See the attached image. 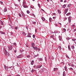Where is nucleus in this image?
<instances>
[{
  "label": "nucleus",
  "instance_id": "nucleus-1",
  "mask_svg": "<svg viewBox=\"0 0 76 76\" xmlns=\"http://www.w3.org/2000/svg\"><path fill=\"white\" fill-rule=\"evenodd\" d=\"M8 48H9L8 50L9 51H10V50H12V45H9Z\"/></svg>",
  "mask_w": 76,
  "mask_h": 76
},
{
  "label": "nucleus",
  "instance_id": "nucleus-2",
  "mask_svg": "<svg viewBox=\"0 0 76 76\" xmlns=\"http://www.w3.org/2000/svg\"><path fill=\"white\" fill-rule=\"evenodd\" d=\"M4 53L5 54V55H7V53H8L5 49H4Z\"/></svg>",
  "mask_w": 76,
  "mask_h": 76
},
{
  "label": "nucleus",
  "instance_id": "nucleus-3",
  "mask_svg": "<svg viewBox=\"0 0 76 76\" xmlns=\"http://www.w3.org/2000/svg\"><path fill=\"white\" fill-rule=\"evenodd\" d=\"M23 57V56L22 55H20L17 56V58H22Z\"/></svg>",
  "mask_w": 76,
  "mask_h": 76
},
{
  "label": "nucleus",
  "instance_id": "nucleus-4",
  "mask_svg": "<svg viewBox=\"0 0 76 76\" xmlns=\"http://www.w3.org/2000/svg\"><path fill=\"white\" fill-rule=\"evenodd\" d=\"M68 20H69V23H70V22H71V17H69Z\"/></svg>",
  "mask_w": 76,
  "mask_h": 76
},
{
  "label": "nucleus",
  "instance_id": "nucleus-5",
  "mask_svg": "<svg viewBox=\"0 0 76 76\" xmlns=\"http://www.w3.org/2000/svg\"><path fill=\"white\" fill-rule=\"evenodd\" d=\"M68 12V9H66L65 10V12H64V14H66L67 12Z\"/></svg>",
  "mask_w": 76,
  "mask_h": 76
},
{
  "label": "nucleus",
  "instance_id": "nucleus-6",
  "mask_svg": "<svg viewBox=\"0 0 76 76\" xmlns=\"http://www.w3.org/2000/svg\"><path fill=\"white\" fill-rule=\"evenodd\" d=\"M31 33L28 34L27 37H31Z\"/></svg>",
  "mask_w": 76,
  "mask_h": 76
},
{
  "label": "nucleus",
  "instance_id": "nucleus-7",
  "mask_svg": "<svg viewBox=\"0 0 76 76\" xmlns=\"http://www.w3.org/2000/svg\"><path fill=\"white\" fill-rule=\"evenodd\" d=\"M9 68H11V67L7 66L5 68V69L6 70H8V69H9Z\"/></svg>",
  "mask_w": 76,
  "mask_h": 76
},
{
  "label": "nucleus",
  "instance_id": "nucleus-8",
  "mask_svg": "<svg viewBox=\"0 0 76 76\" xmlns=\"http://www.w3.org/2000/svg\"><path fill=\"white\" fill-rule=\"evenodd\" d=\"M4 12H7V8L5 7L4 9Z\"/></svg>",
  "mask_w": 76,
  "mask_h": 76
},
{
  "label": "nucleus",
  "instance_id": "nucleus-9",
  "mask_svg": "<svg viewBox=\"0 0 76 76\" xmlns=\"http://www.w3.org/2000/svg\"><path fill=\"white\" fill-rule=\"evenodd\" d=\"M59 39V40L60 41H61L62 40V38L61 37V36H59L58 37Z\"/></svg>",
  "mask_w": 76,
  "mask_h": 76
},
{
  "label": "nucleus",
  "instance_id": "nucleus-10",
  "mask_svg": "<svg viewBox=\"0 0 76 76\" xmlns=\"http://www.w3.org/2000/svg\"><path fill=\"white\" fill-rule=\"evenodd\" d=\"M41 18H42V19L43 21H45V19L44 18L42 17Z\"/></svg>",
  "mask_w": 76,
  "mask_h": 76
},
{
  "label": "nucleus",
  "instance_id": "nucleus-11",
  "mask_svg": "<svg viewBox=\"0 0 76 76\" xmlns=\"http://www.w3.org/2000/svg\"><path fill=\"white\" fill-rule=\"evenodd\" d=\"M23 7L24 8H27L28 7V6H26V5H23Z\"/></svg>",
  "mask_w": 76,
  "mask_h": 76
},
{
  "label": "nucleus",
  "instance_id": "nucleus-12",
  "mask_svg": "<svg viewBox=\"0 0 76 76\" xmlns=\"http://www.w3.org/2000/svg\"><path fill=\"white\" fill-rule=\"evenodd\" d=\"M58 48L59 49V50L60 51H61V46H59L58 47Z\"/></svg>",
  "mask_w": 76,
  "mask_h": 76
},
{
  "label": "nucleus",
  "instance_id": "nucleus-13",
  "mask_svg": "<svg viewBox=\"0 0 76 76\" xmlns=\"http://www.w3.org/2000/svg\"><path fill=\"white\" fill-rule=\"evenodd\" d=\"M33 48H34V50H37L38 49V48H37V47H33Z\"/></svg>",
  "mask_w": 76,
  "mask_h": 76
},
{
  "label": "nucleus",
  "instance_id": "nucleus-14",
  "mask_svg": "<svg viewBox=\"0 0 76 76\" xmlns=\"http://www.w3.org/2000/svg\"><path fill=\"white\" fill-rule=\"evenodd\" d=\"M0 33H1V34H5V33L4 32L0 31Z\"/></svg>",
  "mask_w": 76,
  "mask_h": 76
},
{
  "label": "nucleus",
  "instance_id": "nucleus-15",
  "mask_svg": "<svg viewBox=\"0 0 76 76\" xmlns=\"http://www.w3.org/2000/svg\"><path fill=\"white\" fill-rule=\"evenodd\" d=\"M26 4V2L25 1H23V5H25Z\"/></svg>",
  "mask_w": 76,
  "mask_h": 76
},
{
  "label": "nucleus",
  "instance_id": "nucleus-16",
  "mask_svg": "<svg viewBox=\"0 0 76 76\" xmlns=\"http://www.w3.org/2000/svg\"><path fill=\"white\" fill-rule=\"evenodd\" d=\"M38 66V68H41V67H42V65H39L37 66Z\"/></svg>",
  "mask_w": 76,
  "mask_h": 76
},
{
  "label": "nucleus",
  "instance_id": "nucleus-17",
  "mask_svg": "<svg viewBox=\"0 0 76 76\" xmlns=\"http://www.w3.org/2000/svg\"><path fill=\"white\" fill-rule=\"evenodd\" d=\"M33 47H33H34V46H35V44L34 43H32L31 45Z\"/></svg>",
  "mask_w": 76,
  "mask_h": 76
},
{
  "label": "nucleus",
  "instance_id": "nucleus-18",
  "mask_svg": "<svg viewBox=\"0 0 76 76\" xmlns=\"http://www.w3.org/2000/svg\"><path fill=\"white\" fill-rule=\"evenodd\" d=\"M34 61H32V62L31 63V65H33V64H34Z\"/></svg>",
  "mask_w": 76,
  "mask_h": 76
},
{
  "label": "nucleus",
  "instance_id": "nucleus-19",
  "mask_svg": "<svg viewBox=\"0 0 76 76\" xmlns=\"http://www.w3.org/2000/svg\"><path fill=\"white\" fill-rule=\"evenodd\" d=\"M39 61H42V58H39Z\"/></svg>",
  "mask_w": 76,
  "mask_h": 76
},
{
  "label": "nucleus",
  "instance_id": "nucleus-20",
  "mask_svg": "<svg viewBox=\"0 0 76 76\" xmlns=\"http://www.w3.org/2000/svg\"><path fill=\"white\" fill-rule=\"evenodd\" d=\"M66 4H64L63 6V8H65V7H66Z\"/></svg>",
  "mask_w": 76,
  "mask_h": 76
},
{
  "label": "nucleus",
  "instance_id": "nucleus-21",
  "mask_svg": "<svg viewBox=\"0 0 76 76\" xmlns=\"http://www.w3.org/2000/svg\"><path fill=\"white\" fill-rule=\"evenodd\" d=\"M57 70V68H54V71H56V70Z\"/></svg>",
  "mask_w": 76,
  "mask_h": 76
},
{
  "label": "nucleus",
  "instance_id": "nucleus-22",
  "mask_svg": "<svg viewBox=\"0 0 76 76\" xmlns=\"http://www.w3.org/2000/svg\"><path fill=\"white\" fill-rule=\"evenodd\" d=\"M71 47L72 49H74V48H75V47H74V46H71Z\"/></svg>",
  "mask_w": 76,
  "mask_h": 76
},
{
  "label": "nucleus",
  "instance_id": "nucleus-23",
  "mask_svg": "<svg viewBox=\"0 0 76 76\" xmlns=\"http://www.w3.org/2000/svg\"><path fill=\"white\" fill-rule=\"evenodd\" d=\"M22 15L23 17H25V14H23V13H22Z\"/></svg>",
  "mask_w": 76,
  "mask_h": 76
},
{
  "label": "nucleus",
  "instance_id": "nucleus-24",
  "mask_svg": "<svg viewBox=\"0 0 76 76\" xmlns=\"http://www.w3.org/2000/svg\"><path fill=\"white\" fill-rule=\"evenodd\" d=\"M35 71L34 69H33L31 70V72L32 73H33V72H34Z\"/></svg>",
  "mask_w": 76,
  "mask_h": 76
},
{
  "label": "nucleus",
  "instance_id": "nucleus-25",
  "mask_svg": "<svg viewBox=\"0 0 76 76\" xmlns=\"http://www.w3.org/2000/svg\"><path fill=\"white\" fill-rule=\"evenodd\" d=\"M69 15H70V12H69V13H68L66 14V15L67 16H69Z\"/></svg>",
  "mask_w": 76,
  "mask_h": 76
},
{
  "label": "nucleus",
  "instance_id": "nucleus-26",
  "mask_svg": "<svg viewBox=\"0 0 76 76\" xmlns=\"http://www.w3.org/2000/svg\"><path fill=\"white\" fill-rule=\"evenodd\" d=\"M49 21L50 22H51V20H52V19L51 18H50L49 19Z\"/></svg>",
  "mask_w": 76,
  "mask_h": 76
},
{
  "label": "nucleus",
  "instance_id": "nucleus-27",
  "mask_svg": "<svg viewBox=\"0 0 76 76\" xmlns=\"http://www.w3.org/2000/svg\"><path fill=\"white\" fill-rule=\"evenodd\" d=\"M58 12L59 13H61V12H60V10H58Z\"/></svg>",
  "mask_w": 76,
  "mask_h": 76
},
{
  "label": "nucleus",
  "instance_id": "nucleus-28",
  "mask_svg": "<svg viewBox=\"0 0 76 76\" xmlns=\"http://www.w3.org/2000/svg\"><path fill=\"white\" fill-rule=\"evenodd\" d=\"M69 69V70H73V68H70Z\"/></svg>",
  "mask_w": 76,
  "mask_h": 76
},
{
  "label": "nucleus",
  "instance_id": "nucleus-29",
  "mask_svg": "<svg viewBox=\"0 0 76 76\" xmlns=\"http://www.w3.org/2000/svg\"><path fill=\"white\" fill-rule=\"evenodd\" d=\"M20 51L21 52V53H22V52H23V51H24V50H20Z\"/></svg>",
  "mask_w": 76,
  "mask_h": 76
},
{
  "label": "nucleus",
  "instance_id": "nucleus-30",
  "mask_svg": "<svg viewBox=\"0 0 76 76\" xmlns=\"http://www.w3.org/2000/svg\"><path fill=\"white\" fill-rule=\"evenodd\" d=\"M1 24L2 25H3V22H2V21H1Z\"/></svg>",
  "mask_w": 76,
  "mask_h": 76
},
{
  "label": "nucleus",
  "instance_id": "nucleus-31",
  "mask_svg": "<svg viewBox=\"0 0 76 76\" xmlns=\"http://www.w3.org/2000/svg\"><path fill=\"white\" fill-rule=\"evenodd\" d=\"M64 69L66 71V69H67V66H65L64 67Z\"/></svg>",
  "mask_w": 76,
  "mask_h": 76
},
{
  "label": "nucleus",
  "instance_id": "nucleus-32",
  "mask_svg": "<svg viewBox=\"0 0 76 76\" xmlns=\"http://www.w3.org/2000/svg\"><path fill=\"white\" fill-rule=\"evenodd\" d=\"M27 13H28V14H29V13H30V12H29V11L27 10Z\"/></svg>",
  "mask_w": 76,
  "mask_h": 76
},
{
  "label": "nucleus",
  "instance_id": "nucleus-33",
  "mask_svg": "<svg viewBox=\"0 0 76 76\" xmlns=\"http://www.w3.org/2000/svg\"><path fill=\"white\" fill-rule=\"evenodd\" d=\"M70 6H71V4H69L68 5V7H69Z\"/></svg>",
  "mask_w": 76,
  "mask_h": 76
},
{
  "label": "nucleus",
  "instance_id": "nucleus-34",
  "mask_svg": "<svg viewBox=\"0 0 76 76\" xmlns=\"http://www.w3.org/2000/svg\"><path fill=\"white\" fill-rule=\"evenodd\" d=\"M72 41H76V39H72Z\"/></svg>",
  "mask_w": 76,
  "mask_h": 76
},
{
  "label": "nucleus",
  "instance_id": "nucleus-35",
  "mask_svg": "<svg viewBox=\"0 0 76 76\" xmlns=\"http://www.w3.org/2000/svg\"><path fill=\"white\" fill-rule=\"evenodd\" d=\"M33 24H35V23H36V22L33 21Z\"/></svg>",
  "mask_w": 76,
  "mask_h": 76
},
{
  "label": "nucleus",
  "instance_id": "nucleus-36",
  "mask_svg": "<svg viewBox=\"0 0 76 76\" xmlns=\"http://www.w3.org/2000/svg\"><path fill=\"white\" fill-rule=\"evenodd\" d=\"M63 30L64 31V32H65V31H66V29L63 28Z\"/></svg>",
  "mask_w": 76,
  "mask_h": 76
},
{
  "label": "nucleus",
  "instance_id": "nucleus-37",
  "mask_svg": "<svg viewBox=\"0 0 76 76\" xmlns=\"http://www.w3.org/2000/svg\"><path fill=\"white\" fill-rule=\"evenodd\" d=\"M54 37V36L52 35L50 36V38H53Z\"/></svg>",
  "mask_w": 76,
  "mask_h": 76
},
{
  "label": "nucleus",
  "instance_id": "nucleus-38",
  "mask_svg": "<svg viewBox=\"0 0 76 76\" xmlns=\"http://www.w3.org/2000/svg\"><path fill=\"white\" fill-rule=\"evenodd\" d=\"M18 15L19 16H20V17H21V16H22L21 14H20V13H19Z\"/></svg>",
  "mask_w": 76,
  "mask_h": 76
},
{
  "label": "nucleus",
  "instance_id": "nucleus-39",
  "mask_svg": "<svg viewBox=\"0 0 76 76\" xmlns=\"http://www.w3.org/2000/svg\"><path fill=\"white\" fill-rule=\"evenodd\" d=\"M68 49H69V50H70V46H69V45L68 46Z\"/></svg>",
  "mask_w": 76,
  "mask_h": 76
},
{
  "label": "nucleus",
  "instance_id": "nucleus-40",
  "mask_svg": "<svg viewBox=\"0 0 76 76\" xmlns=\"http://www.w3.org/2000/svg\"><path fill=\"white\" fill-rule=\"evenodd\" d=\"M33 37L34 38L35 37V35H33Z\"/></svg>",
  "mask_w": 76,
  "mask_h": 76
},
{
  "label": "nucleus",
  "instance_id": "nucleus-41",
  "mask_svg": "<svg viewBox=\"0 0 76 76\" xmlns=\"http://www.w3.org/2000/svg\"><path fill=\"white\" fill-rule=\"evenodd\" d=\"M14 45H15L16 46V43H14V44H13Z\"/></svg>",
  "mask_w": 76,
  "mask_h": 76
},
{
  "label": "nucleus",
  "instance_id": "nucleus-42",
  "mask_svg": "<svg viewBox=\"0 0 76 76\" xmlns=\"http://www.w3.org/2000/svg\"><path fill=\"white\" fill-rule=\"evenodd\" d=\"M31 57V56H27V57L28 58V57Z\"/></svg>",
  "mask_w": 76,
  "mask_h": 76
},
{
  "label": "nucleus",
  "instance_id": "nucleus-43",
  "mask_svg": "<svg viewBox=\"0 0 76 76\" xmlns=\"http://www.w3.org/2000/svg\"><path fill=\"white\" fill-rule=\"evenodd\" d=\"M38 6L40 8V4H38Z\"/></svg>",
  "mask_w": 76,
  "mask_h": 76
},
{
  "label": "nucleus",
  "instance_id": "nucleus-44",
  "mask_svg": "<svg viewBox=\"0 0 76 76\" xmlns=\"http://www.w3.org/2000/svg\"><path fill=\"white\" fill-rule=\"evenodd\" d=\"M38 66H36L35 69H38Z\"/></svg>",
  "mask_w": 76,
  "mask_h": 76
},
{
  "label": "nucleus",
  "instance_id": "nucleus-45",
  "mask_svg": "<svg viewBox=\"0 0 76 76\" xmlns=\"http://www.w3.org/2000/svg\"><path fill=\"white\" fill-rule=\"evenodd\" d=\"M0 3H1V4H3V2L2 1H0Z\"/></svg>",
  "mask_w": 76,
  "mask_h": 76
},
{
  "label": "nucleus",
  "instance_id": "nucleus-46",
  "mask_svg": "<svg viewBox=\"0 0 76 76\" xmlns=\"http://www.w3.org/2000/svg\"><path fill=\"white\" fill-rule=\"evenodd\" d=\"M15 29H18V27H15Z\"/></svg>",
  "mask_w": 76,
  "mask_h": 76
},
{
  "label": "nucleus",
  "instance_id": "nucleus-47",
  "mask_svg": "<svg viewBox=\"0 0 76 76\" xmlns=\"http://www.w3.org/2000/svg\"><path fill=\"white\" fill-rule=\"evenodd\" d=\"M58 75H60V72H58Z\"/></svg>",
  "mask_w": 76,
  "mask_h": 76
},
{
  "label": "nucleus",
  "instance_id": "nucleus-48",
  "mask_svg": "<svg viewBox=\"0 0 76 76\" xmlns=\"http://www.w3.org/2000/svg\"><path fill=\"white\" fill-rule=\"evenodd\" d=\"M37 50H38V51H39L40 50V49L37 48Z\"/></svg>",
  "mask_w": 76,
  "mask_h": 76
},
{
  "label": "nucleus",
  "instance_id": "nucleus-49",
  "mask_svg": "<svg viewBox=\"0 0 76 76\" xmlns=\"http://www.w3.org/2000/svg\"><path fill=\"white\" fill-rule=\"evenodd\" d=\"M35 32H37V29H36L35 30Z\"/></svg>",
  "mask_w": 76,
  "mask_h": 76
},
{
  "label": "nucleus",
  "instance_id": "nucleus-50",
  "mask_svg": "<svg viewBox=\"0 0 76 76\" xmlns=\"http://www.w3.org/2000/svg\"><path fill=\"white\" fill-rule=\"evenodd\" d=\"M23 34H24L25 35H26V34L25 33H23Z\"/></svg>",
  "mask_w": 76,
  "mask_h": 76
},
{
  "label": "nucleus",
  "instance_id": "nucleus-51",
  "mask_svg": "<svg viewBox=\"0 0 76 76\" xmlns=\"http://www.w3.org/2000/svg\"><path fill=\"white\" fill-rule=\"evenodd\" d=\"M32 16H34V17H35V15H34V14H32Z\"/></svg>",
  "mask_w": 76,
  "mask_h": 76
},
{
  "label": "nucleus",
  "instance_id": "nucleus-52",
  "mask_svg": "<svg viewBox=\"0 0 76 76\" xmlns=\"http://www.w3.org/2000/svg\"><path fill=\"white\" fill-rule=\"evenodd\" d=\"M34 68H36V66H34Z\"/></svg>",
  "mask_w": 76,
  "mask_h": 76
},
{
  "label": "nucleus",
  "instance_id": "nucleus-53",
  "mask_svg": "<svg viewBox=\"0 0 76 76\" xmlns=\"http://www.w3.org/2000/svg\"><path fill=\"white\" fill-rule=\"evenodd\" d=\"M16 76H20V75H16Z\"/></svg>",
  "mask_w": 76,
  "mask_h": 76
},
{
  "label": "nucleus",
  "instance_id": "nucleus-54",
  "mask_svg": "<svg viewBox=\"0 0 76 76\" xmlns=\"http://www.w3.org/2000/svg\"><path fill=\"white\" fill-rule=\"evenodd\" d=\"M68 65L69 66H71V65L70 64H68Z\"/></svg>",
  "mask_w": 76,
  "mask_h": 76
},
{
  "label": "nucleus",
  "instance_id": "nucleus-55",
  "mask_svg": "<svg viewBox=\"0 0 76 76\" xmlns=\"http://www.w3.org/2000/svg\"><path fill=\"white\" fill-rule=\"evenodd\" d=\"M14 51L15 53H16V50H14Z\"/></svg>",
  "mask_w": 76,
  "mask_h": 76
},
{
  "label": "nucleus",
  "instance_id": "nucleus-56",
  "mask_svg": "<svg viewBox=\"0 0 76 76\" xmlns=\"http://www.w3.org/2000/svg\"><path fill=\"white\" fill-rule=\"evenodd\" d=\"M60 1L61 2H63V0H61Z\"/></svg>",
  "mask_w": 76,
  "mask_h": 76
},
{
  "label": "nucleus",
  "instance_id": "nucleus-57",
  "mask_svg": "<svg viewBox=\"0 0 76 76\" xmlns=\"http://www.w3.org/2000/svg\"><path fill=\"white\" fill-rule=\"evenodd\" d=\"M45 61H47V59H46V57H45Z\"/></svg>",
  "mask_w": 76,
  "mask_h": 76
},
{
  "label": "nucleus",
  "instance_id": "nucleus-58",
  "mask_svg": "<svg viewBox=\"0 0 76 76\" xmlns=\"http://www.w3.org/2000/svg\"><path fill=\"white\" fill-rule=\"evenodd\" d=\"M58 24H60V25H61V23H59Z\"/></svg>",
  "mask_w": 76,
  "mask_h": 76
},
{
  "label": "nucleus",
  "instance_id": "nucleus-59",
  "mask_svg": "<svg viewBox=\"0 0 76 76\" xmlns=\"http://www.w3.org/2000/svg\"><path fill=\"white\" fill-rule=\"evenodd\" d=\"M66 0L64 1V3H66Z\"/></svg>",
  "mask_w": 76,
  "mask_h": 76
},
{
  "label": "nucleus",
  "instance_id": "nucleus-60",
  "mask_svg": "<svg viewBox=\"0 0 76 76\" xmlns=\"http://www.w3.org/2000/svg\"><path fill=\"white\" fill-rule=\"evenodd\" d=\"M67 18H65V20H67Z\"/></svg>",
  "mask_w": 76,
  "mask_h": 76
},
{
  "label": "nucleus",
  "instance_id": "nucleus-61",
  "mask_svg": "<svg viewBox=\"0 0 76 76\" xmlns=\"http://www.w3.org/2000/svg\"><path fill=\"white\" fill-rule=\"evenodd\" d=\"M1 26H0V29H1Z\"/></svg>",
  "mask_w": 76,
  "mask_h": 76
},
{
  "label": "nucleus",
  "instance_id": "nucleus-62",
  "mask_svg": "<svg viewBox=\"0 0 76 76\" xmlns=\"http://www.w3.org/2000/svg\"><path fill=\"white\" fill-rule=\"evenodd\" d=\"M53 18L55 19V17H53Z\"/></svg>",
  "mask_w": 76,
  "mask_h": 76
},
{
  "label": "nucleus",
  "instance_id": "nucleus-63",
  "mask_svg": "<svg viewBox=\"0 0 76 76\" xmlns=\"http://www.w3.org/2000/svg\"><path fill=\"white\" fill-rule=\"evenodd\" d=\"M56 26H57V25L56 24Z\"/></svg>",
  "mask_w": 76,
  "mask_h": 76
},
{
  "label": "nucleus",
  "instance_id": "nucleus-64",
  "mask_svg": "<svg viewBox=\"0 0 76 76\" xmlns=\"http://www.w3.org/2000/svg\"><path fill=\"white\" fill-rule=\"evenodd\" d=\"M7 76H12L11 75H8Z\"/></svg>",
  "mask_w": 76,
  "mask_h": 76
}]
</instances>
